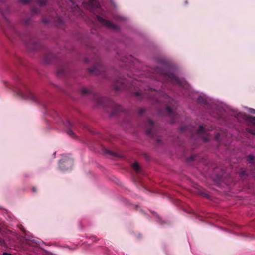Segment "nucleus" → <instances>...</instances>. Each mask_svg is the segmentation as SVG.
Here are the masks:
<instances>
[{
	"instance_id": "nucleus-12",
	"label": "nucleus",
	"mask_w": 255,
	"mask_h": 255,
	"mask_svg": "<svg viewBox=\"0 0 255 255\" xmlns=\"http://www.w3.org/2000/svg\"><path fill=\"white\" fill-rule=\"evenodd\" d=\"M200 130L201 131H203L204 130V127L202 126H200Z\"/></svg>"
},
{
	"instance_id": "nucleus-5",
	"label": "nucleus",
	"mask_w": 255,
	"mask_h": 255,
	"mask_svg": "<svg viewBox=\"0 0 255 255\" xmlns=\"http://www.w3.org/2000/svg\"><path fill=\"white\" fill-rule=\"evenodd\" d=\"M254 158V157L252 155H250L249 156L248 160H249V163H251L253 161Z\"/></svg>"
},
{
	"instance_id": "nucleus-13",
	"label": "nucleus",
	"mask_w": 255,
	"mask_h": 255,
	"mask_svg": "<svg viewBox=\"0 0 255 255\" xmlns=\"http://www.w3.org/2000/svg\"><path fill=\"white\" fill-rule=\"evenodd\" d=\"M29 94L30 95V97H29L28 98L29 99H33V95L32 93H30Z\"/></svg>"
},
{
	"instance_id": "nucleus-8",
	"label": "nucleus",
	"mask_w": 255,
	"mask_h": 255,
	"mask_svg": "<svg viewBox=\"0 0 255 255\" xmlns=\"http://www.w3.org/2000/svg\"><path fill=\"white\" fill-rule=\"evenodd\" d=\"M19 1L23 3H26L29 1L30 0H19Z\"/></svg>"
},
{
	"instance_id": "nucleus-14",
	"label": "nucleus",
	"mask_w": 255,
	"mask_h": 255,
	"mask_svg": "<svg viewBox=\"0 0 255 255\" xmlns=\"http://www.w3.org/2000/svg\"><path fill=\"white\" fill-rule=\"evenodd\" d=\"M82 92H83V93H88V90L83 89V90H82Z\"/></svg>"
},
{
	"instance_id": "nucleus-10",
	"label": "nucleus",
	"mask_w": 255,
	"mask_h": 255,
	"mask_svg": "<svg viewBox=\"0 0 255 255\" xmlns=\"http://www.w3.org/2000/svg\"><path fill=\"white\" fill-rule=\"evenodd\" d=\"M60 168L62 169V170H66V169H67L68 168H65L64 167H63L61 165V161H60Z\"/></svg>"
},
{
	"instance_id": "nucleus-1",
	"label": "nucleus",
	"mask_w": 255,
	"mask_h": 255,
	"mask_svg": "<svg viewBox=\"0 0 255 255\" xmlns=\"http://www.w3.org/2000/svg\"><path fill=\"white\" fill-rule=\"evenodd\" d=\"M240 116H238V117H241L243 119L255 125V117L248 116L247 115L242 114L240 113ZM252 134L255 135V130L252 131Z\"/></svg>"
},
{
	"instance_id": "nucleus-2",
	"label": "nucleus",
	"mask_w": 255,
	"mask_h": 255,
	"mask_svg": "<svg viewBox=\"0 0 255 255\" xmlns=\"http://www.w3.org/2000/svg\"><path fill=\"white\" fill-rule=\"evenodd\" d=\"M98 21L102 24L109 28H114L113 24L109 21L106 20L100 16L97 17Z\"/></svg>"
},
{
	"instance_id": "nucleus-3",
	"label": "nucleus",
	"mask_w": 255,
	"mask_h": 255,
	"mask_svg": "<svg viewBox=\"0 0 255 255\" xmlns=\"http://www.w3.org/2000/svg\"><path fill=\"white\" fill-rule=\"evenodd\" d=\"M98 5L99 3L96 0H91L89 2L87 7L90 9H92L94 7H98Z\"/></svg>"
},
{
	"instance_id": "nucleus-4",
	"label": "nucleus",
	"mask_w": 255,
	"mask_h": 255,
	"mask_svg": "<svg viewBox=\"0 0 255 255\" xmlns=\"http://www.w3.org/2000/svg\"><path fill=\"white\" fill-rule=\"evenodd\" d=\"M133 168L136 171H139V166L137 162L134 163L132 165Z\"/></svg>"
},
{
	"instance_id": "nucleus-16",
	"label": "nucleus",
	"mask_w": 255,
	"mask_h": 255,
	"mask_svg": "<svg viewBox=\"0 0 255 255\" xmlns=\"http://www.w3.org/2000/svg\"><path fill=\"white\" fill-rule=\"evenodd\" d=\"M167 109L169 111L170 110V108L169 107L167 108Z\"/></svg>"
},
{
	"instance_id": "nucleus-6",
	"label": "nucleus",
	"mask_w": 255,
	"mask_h": 255,
	"mask_svg": "<svg viewBox=\"0 0 255 255\" xmlns=\"http://www.w3.org/2000/svg\"><path fill=\"white\" fill-rule=\"evenodd\" d=\"M47 0H39V3L40 5H44L46 4Z\"/></svg>"
},
{
	"instance_id": "nucleus-9",
	"label": "nucleus",
	"mask_w": 255,
	"mask_h": 255,
	"mask_svg": "<svg viewBox=\"0 0 255 255\" xmlns=\"http://www.w3.org/2000/svg\"><path fill=\"white\" fill-rule=\"evenodd\" d=\"M64 163H65V165H69L71 164V161L69 160H67V161H65Z\"/></svg>"
},
{
	"instance_id": "nucleus-15",
	"label": "nucleus",
	"mask_w": 255,
	"mask_h": 255,
	"mask_svg": "<svg viewBox=\"0 0 255 255\" xmlns=\"http://www.w3.org/2000/svg\"><path fill=\"white\" fill-rule=\"evenodd\" d=\"M3 255H12L11 254H9L8 253H3Z\"/></svg>"
},
{
	"instance_id": "nucleus-7",
	"label": "nucleus",
	"mask_w": 255,
	"mask_h": 255,
	"mask_svg": "<svg viewBox=\"0 0 255 255\" xmlns=\"http://www.w3.org/2000/svg\"><path fill=\"white\" fill-rule=\"evenodd\" d=\"M248 111L251 113L255 114V110L251 108H248Z\"/></svg>"
},
{
	"instance_id": "nucleus-11",
	"label": "nucleus",
	"mask_w": 255,
	"mask_h": 255,
	"mask_svg": "<svg viewBox=\"0 0 255 255\" xmlns=\"http://www.w3.org/2000/svg\"><path fill=\"white\" fill-rule=\"evenodd\" d=\"M68 133L70 135H73L74 134V133L72 131H68Z\"/></svg>"
}]
</instances>
